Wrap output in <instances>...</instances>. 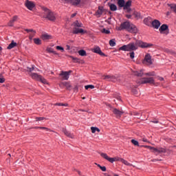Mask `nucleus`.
Masks as SVG:
<instances>
[{"label": "nucleus", "mask_w": 176, "mask_h": 176, "mask_svg": "<svg viewBox=\"0 0 176 176\" xmlns=\"http://www.w3.org/2000/svg\"><path fill=\"white\" fill-rule=\"evenodd\" d=\"M153 45L148 43H145L141 40H136L135 43L131 42L128 45H124L120 47V50L123 52H134L138 50V47H142V49H146L148 47H152Z\"/></svg>", "instance_id": "nucleus-1"}, {"label": "nucleus", "mask_w": 176, "mask_h": 176, "mask_svg": "<svg viewBox=\"0 0 176 176\" xmlns=\"http://www.w3.org/2000/svg\"><path fill=\"white\" fill-rule=\"evenodd\" d=\"M100 156L102 157H103V159H105V160H107V162H109L110 163H113L114 162H121V163H123V164H125V166H131V165L129 162H127V160H126L123 158H120L119 157H110L105 153H101Z\"/></svg>", "instance_id": "nucleus-2"}, {"label": "nucleus", "mask_w": 176, "mask_h": 176, "mask_svg": "<svg viewBox=\"0 0 176 176\" xmlns=\"http://www.w3.org/2000/svg\"><path fill=\"white\" fill-rule=\"evenodd\" d=\"M144 148H147L148 149H150L153 153L155 154L156 156L158 155H162V153H166L167 152L166 148H164L163 147H153L151 146H142Z\"/></svg>", "instance_id": "nucleus-3"}, {"label": "nucleus", "mask_w": 176, "mask_h": 176, "mask_svg": "<svg viewBox=\"0 0 176 176\" xmlns=\"http://www.w3.org/2000/svg\"><path fill=\"white\" fill-rule=\"evenodd\" d=\"M43 10L44 12V19H47L50 21H56V14L52 10H50L47 8H43Z\"/></svg>", "instance_id": "nucleus-4"}, {"label": "nucleus", "mask_w": 176, "mask_h": 176, "mask_svg": "<svg viewBox=\"0 0 176 176\" xmlns=\"http://www.w3.org/2000/svg\"><path fill=\"white\" fill-rule=\"evenodd\" d=\"M131 24V23L129 21L123 22L120 24V27H116V30L117 31H123V30L128 31Z\"/></svg>", "instance_id": "nucleus-5"}, {"label": "nucleus", "mask_w": 176, "mask_h": 176, "mask_svg": "<svg viewBox=\"0 0 176 176\" xmlns=\"http://www.w3.org/2000/svg\"><path fill=\"white\" fill-rule=\"evenodd\" d=\"M142 64L145 65H152L153 64V60L152 59V56L149 54H146L142 60Z\"/></svg>", "instance_id": "nucleus-6"}, {"label": "nucleus", "mask_w": 176, "mask_h": 176, "mask_svg": "<svg viewBox=\"0 0 176 176\" xmlns=\"http://www.w3.org/2000/svg\"><path fill=\"white\" fill-rule=\"evenodd\" d=\"M140 83L142 85H145L146 83H150V85L157 86V85H156V82H155V80L152 77L142 78L140 80Z\"/></svg>", "instance_id": "nucleus-7"}, {"label": "nucleus", "mask_w": 176, "mask_h": 176, "mask_svg": "<svg viewBox=\"0 0 176 176\" xmlns=\"http://www.w3.org/2000/svg\"><path fill=\"white\" fill-rule=\"evenodd\" d=\"M72 72V71H69V72L62 71L59 74V76L61 77L60 79L62 80H68V79H69V75L71 74Z\"/></svg>", "instance_id": "nucleus-8"}, {"label": "nucleus", "mask_w": 176, "mask_h": 176, "mask_svg": "<svg viewBox=\"0 0 176 176\" xmlns=\"http://www.w3.org/2000/svg\"><path fill=\"white\" fill-rule=\"evenodd\" d=\"M25 6L29 10H32L35 8V3L30 0H26L25 2Z\"/></svg>", "instance_id": "nucleus-9"}, {"label": "nucleus", "mask_w": 176, "mask_h": 176, "mask_svg": "<svg viewBox=\"0 0 176 176\" xmlns=\"http://www.w3.org/2000/svg\"><path fill=\"white\" fill-rule=\"evenodd\" d=\"M127 31L128 32H131V34H138V28L133 23H131Z\"/></svg>", "instance_id": "nucleus-10"}, {"label": "nucleus", "mask_w": 176, "mask_h": 176, "mask_svg": "<svg viewBox=\"0 0 176 176\" xmlns=\"http://www.w3.org/2000/svg\"><path fill=\"white\" fill-rule=\"evenodd\" d=\"M91 52H93V53H96L97 54H100V56H105V54H104L102 51H101V48H100V47L98 46H95L91 50Z\"/></svg>", "instance_id": "nucleus-11"}, {"label": "nucleus", "mask_w": 176, "mask_h": 176, "mask_svg": "<svg viewBox=\"0 0 176 176\" xmlns=\"http://www.w3.org/2000/svg\"><path fill=\"white\" fill-rule=\"evenodd\" d=\"M59 87L61 89H64V87H66V89L67 90H71V83L68 82H62L59 84Z\"/></svg>", "instance_id": "nucleus-12"}, {"label": "nucleus", "mask_w": 176, "mask_h": 176, "mask_svg": "<svg viewBox=\"0 0 176 176\" xmlns=\"http://www.w3.org/2000/svg\"><path fill=\"white\" fill-rule=\"evenodd\" d=\"M63 131L65 135H66L69 138H75V135H74V133H70L69 131H67V129H63Z\"/></svg>", "instance_id": "nucleus-13"}, {"label": "nucleus", "mask_w": 176, "mask_h": 176, "mask_svg": "<svg viewBox=\"0 0 176 176\" xmlns=\"http://www.w3.org/2000/svg\"><path fill=\"white\" fill-rule=\"evenodd\" d=\"M153 28H155V30H158L159 27H160V21H159V20H154L152 23H151Z\"/></svg>", "instance_id": "nucleus-14"}, {"label": "nucleus", "mask_w": 176, "mask_h": 176, "mask_svg": "<svg viewBox=\"0 0 176 176\" xmlns=\"http://www.w3.org/2000/svg\"><path fill=\"white\" fill-rule=\"evenodd\" d=\"M159 31H160V34H162V32H163V31H168L166 34H168V25H167L166 24H163L160 28Z\"/></svg>", "instance_id": "nucleus-15"}, {"label": "nucleus", "mask_w": 176, "mask_h": 176, "mask_svg": "<svg viewBox=\"0 0 176 176\" xmlns=\"http://www.w3.org/2000/svg\"><path fill=\"white\" fill-rule=\"evenodd\" d=\"M102 13H104V7L103 6H99L98 10L96 12V16H101L102 15Z\"/></svg>", "instance_id": "nucleus-16"}, {"label": "nucleus", "mask_w": 176, "mask_h": 176, "mask_svg": "<svg viewBox=\"0 0 176 176\" xmlns=\"http://www.w3.org/2000/svg\"><path fill=\"white\" fill-rule=\"evenodd\" d=\"M113 113L114 115H116L117 116V118H120L122 116V115H123V111H120L118 109H114L113 110Z\"/></svg>", "instance_id": "nucleus-17"}, {"label": "nucleus", "mask_w": 176, "mask_h": 176, "mask_svg": "<svg viewBox=\"0 0 176 176\" xmlns=\"http://www.w3.org/2000/svg\"><path fill=\"white\" fill-rule=\"evenodd\" d=\"M83 32H85V30L83 29L77 28H74L72 32V33L75 34H83Z\"/></svg>", "instance_id": "nucleus-18"}, {"label": "nucleus", "mask_w": 176, "mask_h": 176, "mask_svg": "<svg viewBox=\"0 0 176 176\" xmlns=\"http://www.w3.org/2000/svg\"><path fill=\"white\" fill-rule=\"evenodd\" d=\"M17 19H18V16H16V15L14 16L13 18H12V19H11V20L8 22V25L9 27H13L14 23V21H17Z\"/></svg>", "instance_id": "nucleus-19"}, {"label": "nucleus", "mask_w": 176, "mask_h": 176, "mask_svg": "<svg viewBox=\"0 0 176 176\" xmlns=\"http://www.w3.org/2000/svg\"><path fill=\"white\" fill-rule=\"evenodd\" d=\"M31 76L32 79H36V80H39L42 76L36 74V73H32Z\"/></svg>", "instance_id": "nucleus-20"}, {"label": "nucleus", "mask_w": 176, "mask_h": 176, "mask_svg": "<svg viewBox=\"0 0 176 176\" xmlns=\"http://www.w3.org/2000/svg\"><path fill=\"white\" fill-rule=\"evenodd\" d=\"M109 6L111 12H116L118 10V7L113 3H109Z\"/></svg>", "instance_id": "nucleus-21"}, {"label": "nucleus", "mask_w": 176, "mask_h": 176, "mask_svg": "<svg viewBox=\"0 0 176 176\" xmlns=\"http://www.w3.org/2000/svg\"><path fill=\"white\" fill-rule=\"evenodd\" d=\"M131 6V0L126 1V3L124 5V10H127Z\"/></svg>", "instance_id": "nucleus-22"}, {"label": "nucleus", "mask_w": 176, "mask_h": 176, "mask_svg": "<svg viewBox=\"0 0 176 176\" xmlns=\"http://www.w3.org/2000/svg\"><path fill=\"white\" fill-rule=\"evenodd\" d=\"M42 38L43 39V41H47V39H52L53 37H52V36L49 35L48 34H42Z\"/></svg>", "instance_id": "nucleus-23"}, {"label": "nucleus", "mask_w": 176, "mask_h": 176, "mask_svg": "<svg viewBox=\"0 0 176 176\" xmlns=\"http://www.w3.org/2000/svg\"><path fill=\"white\" fill-rule=\"evenodd\" d=\"M82 2V0H71V3L73 5V6H78V5H80Z\"/></svg>", "instance_id": "nucleus-24"}, {"label": "nucleus", "mask_w": 176, "mask_h": 176, "mask_svg": "<svg viewBox=\"0 0 176 176\" xmlns=\"http://www.w3.org/2000/svg\"><path fill=\"white\" fill-rule=\"evenodd\" d=\"M17 46V43H14V41L11 42V43L8 46L7 49L10 50V49H13V47H16Z\"/></svg>", "instance_id": "nucleus-25"}, {"label": "nucleus", "mask_w": 176, "mask_h": 176, "mask_svg": "<svg viewBox=\"0 0 176 176\" xmlns=\"http://www.w3.org/2000/svg\"><path fill=\"white\" fill-rule=\"evenodd\" d=\"M133 74L135 76H139V77H141L142 76V75H144V72H142V70H140V72L138 71L133 72Z\"/></svg>", "instance_id": "nucleus-26"}, {"label": "nucleus", "mask_w": 176, "mask_h": 176, "mask_svg": "<svg viewBox=\"0 0 176 176\" xmlns=\"http://www.w3.org/2000/svg\"><path fill=\"white\" fill-rule=\"evenodd\" d=\"M144 23L146 25H151V17L148 16L144 19Z\"/></svg>", "instance_id": "nucleus-27"}, {"label": "nucleus", "mask_w": 176, "mask_h": 176, "mask_svg": "<svg viewBox=\"0 0 176 176\" xmlns=\"http://www.w3.org/2000/svg\"><path fill=\"white\" fill-rule=\"evenodd\" d=\"M73 25L76 28L78 27V28H80L82 27V23L79 22V21H76L74 22Z\"/></svg>", "instance_id": "nucleus-28"}, {"label": "nucleus", "mask_w": 176, "mask_h": 176, "mask_svg": "<svg viewBox=\"0 0 176 176\" xmlns=\"http://www.w3.org/2000/svg\"><path fill=\"white\" fill-rule=\"evenodd\" d=\"M168 6L176 14V4H168Z\"/></svg>", "instance_id": "nucleus-29"}, {"label": "nucleus", "mask_w": 176, "mask_h": 176, "mask_svg": "<svg viewBox=\"0 0 176 176\" xmlns=\"http://www.w3.org/2000/svg\"><path fill=\"white\" fill-rule=\"evenodd\" d=\"M79 56H82V57L85 56H87L86 51L85 50H80L78 51Z\"/></svg>", "instance_id": "nucleus-30"}, {"label": "nucleus", "mask_w": 176, "mask_h": 176, "mask_svg": "<svg viewBox=\"0 0 176 176\" xmlns=\"http://www.w3.org/2000/svg\"><path fill=\"white\" fill-rule=\"evenodd\" d=\"M69 57L72 58V60H73V63H80V59L76 57H74L72 56H69Z\"/></svg>", "instance_id": "nucleus-31"}, {"label": "nucleus", "mask_w": 176, "mask_h": 176, "mask_svg": "<svg viewBox=\"0 0 176 176\" xmlns=\"http://www.w3.org/2000/svg\"><path fill=\"white\" fill-rule=\"evenodd\" d=\"M118 4L120 8H124V0H118Z\"/></svg>", "instance_id": "nucleus-32"}, {"label": "nucleus", "mask_w": 176, "mask_h": 176, "mask_svg": "<svg viewBox=\"0 0 176 176\" xmlns=\"http://www.w3.org/2000/svg\"><path fill=\"white\" fill-rule=\"evenodd\" d=\"M33 41L35 45H42V41L40 38H34Z\"/></svg>", "instance_id": "nucleus-33"}, {"label": "nucleus", "mask_w": 176, "mask_h": 176, "mask_svg": "<svg viewBox=\"0 0 176 176\" xmlns=\"http://www.w3.org/2000/svg\"><path fill=\"white\" fill-rule=\"evenodd\" d=\"M110 82H118V76L111 75V77L110 78Z\"/></svg>", "instance_id": "nucleus-34"}, {"label": "nucleus", "mask_w": 176, "mask_h": 176, "mask_svg": "<svg viewBox=\"0 0 176 176\" xmlns=\"http://www.w3.org/2000/svg\"><path fill=\"white\" fill-rule=\"evenodd\" d=\"M109 43L112 47H113V46H116V42L115 41V39L110 40Z\"/></svg>", "instance_id": "nucleus-35"}, {"label": "nucleus", "mask_w": 176, "mask_h": 176, "mask_svg": "<svg viewBox=\"0 0 176 176\" xmlns=\"http://www.w3.org/2000/svg\"><path fill=\"white\" fill-rule=\"evenodd\" d=\"M91 133H96V131H98V133H100V129H98L97 127L91 126Z\"/></svg>", "instance_id": "nucleus-36"}, {"label": "nucleus", "mask_w": 176, "mask_h": 176, "mask_svg": "<svg viewBox=\"0 0 176 176\" xmlns=\"http://www.w3.org/2000/svg\"><path fill=\"white\" fill-rule=\"evenodd\" d=\"M131 142H132V144H133V145H135V146H140V143H138V141H137V140H134V139H132V140H131Z\"/></svg>", "instance_id": "nucleus-37"}, {"label": "nucleus", "mask_w": 176, "mask_h": 176, "mask_svg": "<svg viewBox=\"0 0 176 176\" xmlns=\"http://www.w3.org/2000/svg\"><path fill=\"white\" fill-rule=\"evenodd\" d=\"M133 14H134V16H135V19H141L142 17H141V13H140V12H135L134 13H133Z\"/></svg>", "instance_id": "nucleus-38"}, {"label": "nucleus", "mask_w": 176, "mask_h": 176, "mask_svg": "<svg viewBox=\"0 0 176 176\" xmlns=\"http://www.w3.org/2000/svg\"><path fill=\"white\" fill-rule=\"evenodd\" d=\"M54 105L58 107H68V103H56Z\"/></svg>", "instance_id": "nucleus-39"}, {"label": "nucleus", "mask_w": 176, "mask_h": 176, "mask_svg": "<svg viewBox=\"0 0 176 176\" xmlns=\"http://www.w3.org/2000/svg\"><path fill=\"white\" fill-rule=\"evenodd\" d=\"M25 31L28 33L32 32L33 34H36V31H35L32 29H25Z\"/></svg>", "instance_id": "nucleus-40"}, {"label": "nucleus", "mask_w": 176, "mask_h": 176, "mask_svg": "<svg viewBox=\"0 0 176 176\" xmlns=\"http://www.w3.org/2000/svg\"><path fill=\"white\" fill-rule=\"evenodd\" d=\"M40 82H41V83H44V85H46V83H47V80H46V79H45L43 77H41L40 80H38Z\"/></svg>", "instance_id": "nucleus-41"}, {"label": "nucleus", "mask_w": 176, "mask_h": 176, "mask_svg": "<svg viewBox=\"0 0 176 176\" xmlns=\"http://www.w3.org/2000/svg\"><path fill=\"white\" fill-rule=\"evenodd\" d=\"M85 90H89V89H94V85H88L85 86Z\"/></svg>", "instance_id": "nucleus-42"}, {"label": "nucleus", "mask_w": 176, "mask_h": 176, "mask_svg": "<svg viewBox=\"0 0 176 176\" xmlns=\"http://www.w3.org/2000/svg\"><path fill=\"white\" fill-rule=\"evenodd\" d=\"M46 118L45 117H36V122H41V120H45Z\"/></svg>", "instance_id": "nucleus-43"}, {"label": "nucleus", "mask_w": 176, "mask_h": 176, "mask_svg": "<svg viewBox=\"0 0 176 176\" xmlns=\"http://www.w3.org/2000/svg\"><path fill=\"white\" fill-rule=\"evenodd\" d=\"M56 50H60L62 52H64V47L60 46V45H57L56 47Z\"/></svg>", "instance_id": "nucleus-44"}, {"label": "nucleus", "mask_w": 176, "mask_h": 176, "mask_svg": "<svg viewBox=\"0 0 176 176\" xmlns=\"http://www.w3.org/2000/svg\"><path fill=\"white\" fill-rule=\"evenodd\" d=\"M102 32H103V34H111V31H109V30H107L105 28H103L102 30Z\"/></svg>", "instance_id": "nucleus-45"}, {"label": "nucleus", "mask_w": 176, "mask_h": 176, "mask_svg": "<svg viewBox=\"0 0 176 176\" xmlns=\"http://www.w3.org/2000/svg\"><path fill=\"white\" fill-rule=\"evenodd\" d=\"M145 75L146 76H155V72L146 73Z\"/></svg>", "instance_id": "nucleus-46"}, {"label": "nucleus", "mask_w": 176, "mask_h": 176, "mask_svg": "<svg viewBox=\"0 0 176 176\" xmlns=\"http://www.w3.org/2000/svg\"><path fill=\"white\" fill-rule=\"evenodd\" d=\"M129 56H130V58L133 59L134 58V57H135V54L134 53V52H131L129 53Z\"/></svg>", "instance_id": "nucleus-47"}, {"label": "nucleus", "mask_w": 176, "mask_h": 176, "mask_svg": "<svg viewBox=\"0 0 176 176\" xmlns=\"http://www.w3.org/2000/svg\"><path fill=\"white\" fill-rule=\"evenodd\" d=\"M40 129L41 130H46V131H52V130L50 129L45 127V126H40Z\"/></svg>", "instance_id": "nucleus-48"}, {"label": "nucleus", "mask_w": 176, "mask_h": 176, "mask_svg": "<svg viewBox=\"0 0 176 176\" xmlns=\"http://www.w3.org/2000/svg\"><path fill=\"white\" fill-rule=\"evenodd\" d=\"M112 75H107L104 76V79H106L107 80H109V82L111 81V77Z\"/></svg>", "instance_id": "nucleus-49"}, {"label": "nucleus", "mask_w": 176, "mask_h": 176, "mask_svg": "<svg viewBox=\"0 0 176 176\" xmlns=\"http://www.w3.org/2000/svg\"><path fill=\"white\" fill-rule=\"evenodd\" d=\"M34 69V66H32V67H28V71H29V72H32Z\"/></svg>", "instance_id": "nucleus-50"}, {"label": "nucleus", "mask_w": 176, "mask_h": 176, "mask_svg": "<svg viewBox=\"0 0 176 176\" xmlns=\"http://www.w3.org/2000/svg\"><path fill=\"white\" fill-rule=\"evenodd\" d=\"M100 170L102 171H107V167H105V166H100Z\"/></svg>", "instance_id": "nucleus-51"}, {"label": "nucleus", "mask_w": 176, "mask_h": 176, "mask_svg": "<svg viewBox=\"0 0 176 176\" xmlns=\"http://www.w3.org/2000/svg\"><path fill=\"white\" fill-rule=\"evenodd\" d=\"M47 52H48V53H53L54 50L52 48H47Z\"/></svg>", "instance_id": "nucleus-52"}, {"label": "nucleus", "mask_w": 176, "mask_h": 176, "mask_svg": "<svg viewBox=\"0 0 176 176\" xmlns=\"http://www.w3.org/2000/svg\"><path fill=\"white\" fill-rule=\"evenodd\" d=\"M132 93H133V94H135V95L138 94V91L135 89L132 90Z\"/></svg>", "instance_id": "nucleus-53"}, {"label": "nucleus", "mask_w": 176, "mask_h": 176, "mask_svg": "<svg viewBox=\"0 0 176 176\" xmlns=\"http://www.w3.org/2000/svg\"><path fill=\"white\" fill-rule=\"evenodd\" d=\"M0 83H5V78H0Z\"/></svg>", "instance_id": "nucleus-54"}, {"label": "nucleus", "mask_w": 176, "mask_h": 176, "mask_svg": "<svg viewBox=\"0 0 176 176\" xmlns=\"http://www.w3.org/2000/svg\"><path fill=\"white\" fill-rule=\"evenodd\" d=\"M34 36H35V34L33 33V34H30L29 39L31 41Z\"/></svg>", "instance_id": "nucleus-55"}, {"label": "nucleus", "mask_w": 176, "mask_h": 176, "mask_svg": "<svg viewBox=\"0 0 176 176\" xmlns=\"http://www.w3.org/2000/svg\"><path fill=\"white\" fill-rule=\"evenodd\" d=\"M133 115L134 116H140V113L134 112V113H133Z\"/></svg>", "instance_id": "nucleus-56"}, {"label": "nucleus", "mask_w": 176, "mask_h": 176, "mask_svg": "<svg viewBox=\"0 0 176 176\" xmlns=\"http://www.w3.org/2000/svg\"><path fill=\"white\" fill-rule=\"evenodd\" d=\"M151 122H152V123H155V124L159 123V121L157 120H154Z\"/></svg>", "instance_id": "nucleus-57"}, {"label": "nucleus", "mask_w": 176, "mask_h": 176, "mask_svg": "<svg viewBox=\"0 0 176 176\" xmlns=\"http://www.w3.org/2000/svg\"><path fill=\"white\" fill-rule=\"evenodd\" d=\"M142 141H143V142H148V140L145 138H142Z\"/></svg>", "instance_id": "nucleus-58"}, {"label": "nucleus", "mask_w": 176, "mask_h": 176, "mask_svg": "<svg viewBox=\"0 0 176 176\" xmlns=\"http://www.w3.org/2000/svg\"><path fill=\"white\" fill-rule=\"evenodd\" d=\"M67 50H71V47L68 45H66Z\"/></svg>", "instance_id": "nucleus-59"}, {"label": "nucleus", "mask_w": 176, "mask_h": 176, "mask_svg": "<svg viewBox=\"0 0 176 176\" xmlns=\"http://www.w3.org/2000/svg\"><path fill=\"white\" fill-rule=\"evenodd\" d=\"M158 80L162 81L164 80V78L163 77H159Z\"/></svg>", "instance_id": "nucleus-60"}, {"label": "nucleus", "mask_w": 176, "mask_h": 176, "mask_svg": "<svg viewBox=\"0 0 176 176\" xmlns=\"http://www.w3.org/2000/svg\"><path fill=\"white\" fill-rule=\"evenodd\" d=\"M75 16H76V13L72 14L71 15V17H72V18H74V17H75Z\"/></svg>", "instance_id": "nucleus-61"}, {"label": "nucleus", "mask_w": 176, "mask_h": 176, "mask_svg": "<svg viewBox=\"0 0 176 176\" xmlns=\"http://www.w3.org/2000/svg\"><path fill=\"white\" fill-rule=\"evenodd\" d=\"M52 54H55V55H56V56L58 54L56 51H54V50L52 52Z\"/></svg>", "instance_id": "nucleus-62"}, {"label": "nucleus", "mask_w": 176, "mask_h": 176, "mask_svg": "<svg viewBox=\"0 0 176 176\" xmlns=\"http://www.w3.org/2000/svg\"><path fill=\"white\" fill-rule=\"evenodd\" d=\"M127 19H131V15H126Z\"/></svg>", "instance_id": "nucleus-63"}, {"label": "nucleus", "mask_w": 176, "mask_h": 176, "mask_svg": "<svg viewBox=\"0 0 176 176\" xmlns=\"http://www.w3.org/2000/svg\"><path fill=\"white\" fill-rule=\"evenodd\" d=\"M2 53V47H0V54Z\"/></svg>", "instance_id": "nucleus-64"}]
</instances>
